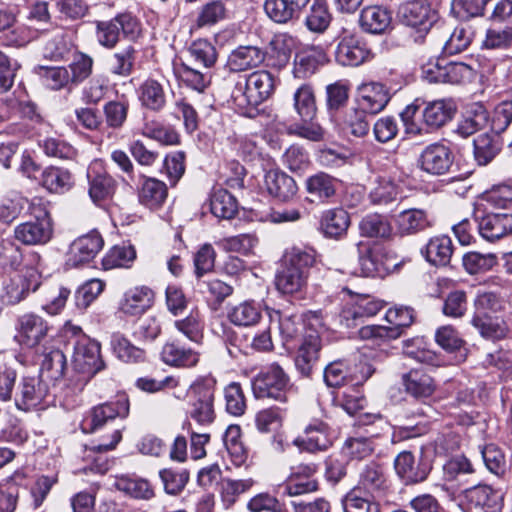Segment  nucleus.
<instances>
[{"label": "nucleus", "mask_w": 512, "mask_h": 512, "mask_svg": "<svg viewBox=\"0 0 512 512\" xmlns=\"http://www.w3.org/2000/svg\"><path fill=\"white\" fill-rule=\"evenodd\" d=\"M396 223L401 234L411 235L432 227L433 221L427 212L422 209L412 208L400 212Z\"/></svg>", "instance_id": "4c0bfd02"}, {"label": "nucleus", "mask_w": 512, "mask_h": 512, "mask_svg": "<svg viewBox=\"0 0 512 512\" xmlns=\"http://www.w3.org/2000/svg\"><path fill=\"white\" fill-rule=\"evenodd\" d=\"M391 23V13L382 6H367L360 13V27L370 34L385 33L390 28Z\"/></svg>", "instance_id": "f704fd0d"}, {"label": "nucleus", "mask_w": 512, "mask_h": 512, "mask_svg": "<svg viewBox=\"0 0 512 512\" xmlns=\"http://www.w3.org/2000/svg\"><path fill=\"white\" fill-rule=\"evenodd\" d=\"M48 385L41 375H23L17 385L14 403L18 410L31 411L40 406L48 396Z\"/></svg>", "instance_id": "1a4fd4ad"}, {"label": "nucleus", "mask_w": 512, "mask_h": 512, "mask_svg": "<svg viewBox=\"0 0 512 512\" xmlns=\"http://www.w3.org/2000/svg\"><path fill=\"white\" fill-rule=\"evenodd\" d=\"M405 392L415 399H426L435 391L432 377L421 369H412L402 375Z\"/></svg>", "instance_id": "c756f323"}, {"label": "nucleus", "mask_w": 512, "mask_h": 512, "mask_svg": "<svg viewBox=\"0 0 512 512\" xmlns=\"http://www.w3.org/2000/svg\"><path fill=\"white\" fill-rule=\"evenodd\" d=\"M330 21L331 15L326 3L322 0H314L306 16L307 28L312 32L321 33L328 28Z\"/></svg>", "instance_id": "338daca9"}, {"label": "nucleus", "mask_w": 512, "mask_h": 512, "mask_svg": "<svg viewBox=\"0 0 512 512\" xmlns=\"http://www.w3.org/2000/svg\"><path fill=\"white\" fill-rule=\"evenodd\" d=\"M422 74L430 83L460 84L472 77L473 70L462 62H448L446 59H437L424 64Z\"/></svg>", "instance_id": "6e6552de"}, {"label": "nucleus", "mask_w": 512, "mask_h": 512, "mask_svg": "<svg viewBox=\"0 0 512 512\" xmlns=\"http://www.w3.org/2000/svg\"><path fill=\"white\" fill-rule=\"evenodd\" d=\"M210 209L214 216L231 219L238 211L236 198L226 189H216L210 199Z\"/></svg>", "instance_id": "09e8293b"}, {"label": "nucleus", "mask_w": 512, "mask_h": 512, "mask_svg": "<svg viewBox=\"0 0 512 512\" xmlns=\"http://www.w3.org/2000/svg\"><path fill=\"white\" fill-rule=\"evenodd\" d=\"M480 236L489 242H495L512 233V212H487L478 220Z\"/></svg>", "instance_id": "a211bd4d"}, {"label": "nucleus", "mask_w": 512, "mask_h": 512, "mask_svg": "<svg viewBox=\"0 0 512 512\" xmlns=\"http://www.w3.org/2000/svg\"><path fill=\"white\" fill-rule=\"evenodd\" d=\"M154 300L152 289L147 286H136L127 290L120 301L119 309L126 315L143 314Z\"/></svg>", "instance_id": "cd10ccee"}, {"label": "nucleus", "mask_w": 512, "mask_h": 512, "mask_svg": "<svg viewBox=\"0 0 512 512\" xmlns=\"http://www.w3.org/2000/svg\"><path fill=\"white\" fill-rule=\"evenodd\" d=\"M111 348L120 360L135 363L144 359V350L133 345L124 335L114 333L111 336Z\"/></svg>", "instance_id": "6e6d98bb"}, {"label": "nucleus", "mask_w": 512, "mask_h": 512, "mask_svg": "<svg viewBox=\"0 0 512 512\" xmlns=\"http://www.w3.org/2000/svg\"><path fill=\"white\" fill-rule=\"evenodd\" d=\"M490 115L486 108L479 103L469 106L462 119L458 121L456 133L467 138L484 129L489 124Z\"/></svg>", "instance_id": "72a5a7b5"}, {"label": "nucleus", "mask_w": 512, "mask_h": 512, "mask_svg": "<svg viewBox=\"0 0 512 512\" xmlns=\"http://www.w3.org/2000/svg\"><path fill=\"white\" fill-rule=\"evenodd\" d=\"M453 161L454 156L449 147L433 143L422 151L419 163L423 171L432 175H443L450 170Z\"/></svg>", "instance_id": "6ab92c4d"}, {"label": "nucleus", "mask_w": 512, "mask_h": 512, "mask_svg": "<svg viewBox=\"0 0 512 512\" xmlns=\"http://www.w3.org/2000/svg\"><path fill=\"white\" fill-rule=\"evenodd\" d=\"M371 52L366 43L354 34L344 32L335 50V59L342 66H359Z\"/></svg>", "instance_id": "2eb2a0df"}, {"label": "nucleus", "mask_w": 512, "mask_h": 512, "mask_svg": "<svg viewBox=\"0 0 512 512\" xmlns=\"http://www.w3.org/2000/svg\"><path fill=\"white\" fill-rule=\"evenodd\" d=\"M350 224V215L343 208L328 209L320 219V229L324 236L337 240L347 234Z\"/></svg>", "instance_id": "7c9ffc66"}, {"label": "nucleus", "mask_w": 512, "mask_h": 512, "mask_svg": "<svg viewBox=\"0 0 512 512\" xmlns=\"http://www.w3.org/2000/svg\"><path fill=\"white\" fill-rule=\"evenodd\" d=\"M228 17V9L222 0H212L204 4L196 18L198 28L213 26Z\"/></svg>", "instance_id": "864d4df0"}, {"label": "nucleus", "mask_w": 512, "mask_h": 512, "mask_svg": "<svg viewBox=\"0 0 512 512\" xmlns=\"http://www.w3.org/2000/svg\"><path fill=\"white\" fill-rule=\"evenodd\" d=\"M512 46V26L492 25L487 30L483 47L486 49H508Z\"/></svg>", "instance_id": "774afa93"}, {"label": "nucleus", "mask_w": 512, "mask_h": 512, "mask_svg": "<svg viewBox=\"0 0 512 512\" xmlns=\"http://www.w3.org/2000/svg\"><path fill=\"white\" fill-rule=\"evenodd\" d=\"M136 258V251L132 246H114L103 257L102 266L105 270L119 267H129Z\"/></svg>", "instance_id": "0e129e2a"}, {"label": "nucleus", "mask_w": 512, "mask_h": 512, "mask_svg": "<svg viewBox=\"0 0 512 512\" xmlns=\"http://www.w3.org/2000/svg\"><path fill=\"white\" fill-rule=\"evenodd\" d=\"M129 414V400L125 395L119 396L115 401L106 402L94 407L82 423L86 433H93L109 420L117 417L125 418Z\"/></svg>", "instance_id": "ddd939ff"}, {"label": "nucleus", "mask_w": 512, "mask_h": 512, "mask_svg": "<svg viewBox=\"0 0 512 512\" xmlns=\"http://www.w3.org/2000/svg\"><path fill=\"white\" fill-rule=\"evenodd\" d=\"M456 107L448 100H435L426 103L422 110L423 124L431 129L436 130L448 123L454 116Z\"/></svg>", "instance_id": "473e14b6"}, {"label": "nucleus", "mask_w": 512, "mask_h": 512, "mask_svg": "<svg viewBox=\"0 0 512 512\" xmlns=\"http://www.w3.org/2000/svg\"><path fill=\"white\" fill-rule=\"evenodd\" d=\"M117 490L137 499H150L153 496V489L149 482L142 478L121 476L115 481Z\"/></svg>", "instance_id": "5fc2aeb1"}, {"label": "nucleus", "mask_w": 512, "mask_h": 512, "mask_svg": "<svg viewBox=\"0 0 512 512\" xmlns=\"http://www.w3.org/2000/svg\"><path fill=\"white\" fill-rule=\"evenodd\" d=\"M87 178L89 183L88 193L96 205L101 206L112 199L117 189V182L104 170L100 163L89 166Z\"/></svg>", "instance_id": "dca6fc26"}, {"label": "nucleus", "mask_w": 512, "mask_h": 512, "mask_svg": "<svg viewBox=\"0 0 512 512\" xmlns=\"http://www.w3.org/2000/svg\"><path fill=\"white\" fill-rule=\"evenodd\" d=\"M103 245L104 240L97 231H91L78 237L70 246L67 264L79 267L90 262L101 251Z\"/></svg>", "instance_id": "f3484780"}, {"label": "nucleus", "mask_w": 512, "mask_h": 512, "mask_svg": "<svg viewBox=\"0 0 512 512\" xmlns=\"http://www.w3.org/2000/svg\"><path fill=\"white\" fill-rule=\"evenodd\" d=\"M67 367L66 356L60 349H50L43 352L40 373L47 378L57 381L63 378Z\"/></svg>", "instance_id": "8fccbe9b"}, {"label": "nucleus", "mask_w": 512, "mask_h": 512, "mask_svg": "<svg viewBox=\"0 0 512 512\" xmlns=\"http://www.w3.org/2000/svg\"><path fill=\"white\" fill-rule=\"evenodd\" d=\"M142 134L163 145H178L180 143V136L173 127L154 121L144 125Z\"/></svg>", "instance_id": "69168bd1"}, {"label": "nucleus", "mask_w": 512, "mask_h": 512, "mask_svg": "<svg viewBox=\"0 0 512 512\" xmlns=\"http://www.w3.org/2000/svg\"><path fill=\"white\" fill-rule=\"evenodd\" d=\"M332 444L330 427L319 419H313L308 423L303 430V435H299L293 440V445L299 450L310 453L326 451Z\"/></svg>", "instance_id": "4468645a"}, {"label": "nucleus", "mask_w": 512, "mask_h": 512, "mask_svg": "<svg viewBox=\"0 0 512 512\" xmlns=\"http://www.w3.org/2000/svg\"><path fill=\"white\" fill-rule=\"evenodd\" d=\"M138 93L141 104L150 110L159 111L165 106L166 94L163 85L154 79L145 80Z\"/></svg>", "instance_id": "de8ad7c7"}, {"label": "nucleus", "mask_w": 512, "mask_h": 512, "mask_svg": "<svg viewBox=\"0 0 512 512\" xmlns=\"http://www.w3.org/2000/svg\"><path fill=\"white\" fill-rule=\"evenodd\" d=\"M255 481L252 478L241 479V480H233V479H223L221 481V499L226 508L231 507L237 500V498L249 491Z\"/></svg>", "instance_id": "e2e57ef3"}, {"label": "nucleus", "mask_w": 512, "mask_h": 512, "mask_svg": "<svg viewBox=\"0 0 512 512\" xmlns=\"http://www.w3.org/2000/svg\"><path fill=\"white\" fill-rule=\"evenodd\" d=\"M38 75L43 85L51 90H60L71 84L69 69L65 66H41Z\"/></svg>", "instance_id": "680f3d73"}, {"label": "nucleus", "mask_w": 512, "mask_h": 512, "mask_svg": "<svg viewBox=\"0 0 512 512\" xmlns=\"http://www.w3.org/2000/svg\"><path fill=\"white\" fill-rule=\"evenodd\" d=\"M294 108L302 121H312L316 115L315 95L308 84L301 85L294 93Z\"/></svg>", "instance_id": "603ef678"}, {"label": "nucleus", "mask_w": 512, "mask_h": 512, "mask_svg": "<svg viewBox=\"0 0 512 512\" xmlns=\"http://www.w3.org/2000/svg\"><path fill=\"white\" fill-rule=\"evenodd\" d=\"M359 265L361 273L366 277H375L386 271L382 260L383 255L377 248L359 245Z\"/></svg>", "instance_id": "3c124183"}, {"label": "nucleus", "mask_w": 512, "mask_h": 512, "mask_svg": "<svg viewBox=\"0 0 512 512\" xmlns=\"http://www.w3.org/2000/svg\"><path fill=\"white\" fill-rule=\"evenodd\" d=\"M264 184L269 195L282 202L292 200L298 191L295 180L277 169L266 172Z\"/></svg>", "instance_id": "bb28decb"}, {"label": "nucleus", "mask_w": 512, "mask_h": 512, "mask_svg": "<svg viewBox=\"0 0 512 512\" xmlns=\"http://www.w3.org/2000/svg\"><path fill=\"white\" fill-rule=\"evenodd\" d=\"M307 275L299 268H293L283 262L275 279L277 289L284 294L300 292L307 283Z\"/></svg>", "instance_id": "ea45409f"}, {"label": "nucleus", "mask_w": 512, "mask_h": 512, "mask_svg": "<svg viewBox=\"0 0 512 512\" xmlns=\"http://www.w3.org/2000/svg\"><path fill=\"white\" fill-rule=\"evenodd\" d=\"M265 58V51L257 46H239L229 54L226 66L231 72H243L259 67Z\"/></svg>", "instance_id": "b1692460"}, {"label": "nucleus", "mask_w": 512, "mask_h": 512, "mask_svg": "<svg viewBox=\"0 0 512 512\" xmlns=\"http://www.w3.org/2000/svg\"><path fill=\"white\" fill-rule=\"evenodd\" d=\"M251 386L255 398L284 403L292 384L285 370L278 363H272L252 379Z\"/></svg>", "instance_id": "39448f33"}, {"label": "nucleus", "mask_w": 512, "mask_h": 512, "mask_svg": "<svg viewBox=\"0 0 512 512\" xmlns=\"http://www.w3.org/2000/svg\"><path fill=\"white\" fill-rule=\"evenodd\" d=\"M284 421V411L276 406L258 411L255 415V425L261 433H274L281 430Z\"/></svg>", "instance_id": "4d7b16f0"}, {"label": "nucleus", "mask_w": 512, "mask_h": 512, "mask_svg": "<svg viewBox=\"0 0 512 512\" xmlns=\"http://www.w3.org/2000/svg\"><path fill=\"white\" fill-rule=\"evenodd\" d=\"M362 236L370 238H387L392 228L386 217L379 214L366 215L359 224Z\"/></svg>", "instance_id": "bf43d9fd"}, {"label": "nucleus", "mask_w": 512, "mask_h": 512, "mask_svg": "<svg viewBox=\"0 0 512 512\" xmlns=\"http://www.w3.org/2000/svg\"><path fill=\"white\" fill-rule=\"evenodd\" d=\"M338 180L324 172H319L307 178L306 191L313 197L312 201L326 202L337 190Z\"/></svg>", "instance_id": "58836bf2"}, {"label": "nucleus", "mask_w": 512, "mask_h": 512, "mask_svg": "<svg viewBox=\"0 0 512 512\" xmlns=\"http://www.w3.org/2000/svg\"><path fill=\"white\" fill-rule=\"evenodd\" d=\"M320 349L321 339L318 332L314 329H309L303 335L302 343L295 357L296 369L302 376H310L319 359Z\"/></svg>", "instance_id": "aec40b11"}, {"label": "nucleus", "mask_w": 512, "mask_h": 512, "mask_svg": "<svg viewBox=\"0 0 512 512\" xmlns=\"http://www.w3.org/2000/svg\"><path fill=\"white\" fill-rule=\"evenodd\" d=\"M274 88L273 75L269 71L258 70L236 82L231 98L240 114L252 118L256 115L257 106L272 95Z\"/></svg>", "instance_id": "f03ea898"}, {"label": "nucleus", "mask_w": 512, "mask_h": 512, "mask_svg": "<svg viewBox=\"0 0 512 512\" xmlns=\"http://www.w3.org/2000/svg\"><path fill=\"white\" fill-rule=\"evenodd\" d=\"M48 331V322L43 317L26 313L17 318L13 339L20 346L34 348L45 339Z\"/></svg>", "instance_id": "9b49d317"}, {"label": "nucleus", "mask_w": 512, "mask_h": 512, "mask_svg": "<svg viewBox=\"0 0 512 512\" xmlns=\"http://www.w3.org/2000/svg\"><path fill=\"white\" fill-rule=\"evenodd\" d=\"M28 199L16 190H8L0 197V222L10 225L19 218Z\"/></svg>", "instance_id": "79ce46f5"}, {"label": "nucleus", "mask_w": 512, "mask_h": 512, "mask_svg": "<svg viewBox=\"0 0 512 512\" xmlns=\"http://www.w3.org/2000/svg\"><path fill=\"white\" fill-rule=\"evenodd\" d=\"M71 332L75 337L72 361L74 369L90 379L105 366L100 355V344L83 334L80 327L72 326Z\"/></svg>", "instance_id": "0eeeda50"}, {"label": "nucleus", "mask_w": 512, "mask_h": 512, "mask_svg": "<svg viewBox=\"0 0 512 512\" xmlns=\"http://www.w3.org/2000/svg\"><path fill=\"white\" fill-rule=\"evenodd\" d=\"M95 35L100 46L114 49L120 41V36L135 41L141 35L139 19L129 12L117 14L109 20L95 22Z\"/></svg>", "instance_id": "20e7f679"}, {"label": "nucleus", "mask_w": 512, "mask_h": 512, "mask_svg": "<svg viewBox=\"0 0 512 512\" xmlns=\"http://www.w3.org/2000/svg\"><path fill=\"white\" fill-rule=\"evenodd\" d=\"M227 318L236 326H252L260 320L261 309L254 301H244L229 307Z\"/></svg>", "instance_id": "a18cd8bd"}, {"label": "nucleus", "mask_w": 512, "mask_h": 512, "mask_svg": "<svg viewBox=\"0 0 512 512\" xmlns=\"http://www.w3.org/2000/svg\"><path fill=\"white\" fill-rule=\"evenodd\" d=\"M397 475L405 485H413L425 481L430 473L427 463L416 461L410 451H402L394 461Z\"/></svg>", "instance_id": "412c9836"}, {"label": "nucleus", "mask_w": 512, "mask_h": 512, "mask_svg": "<svg viewBox=\"0 0 512 512\" xmlns=\"http://www.w3.org/2000/svg\"><path fill=\"white\" fill-rule=\"evenodd\" d=\"M41 184L49 192L61 194L72 188L74 180L68 170L51 166L42 172Z\"/></svg>", "instance_id": "49530a36"}, {"label": "nucleus", "mask_w": 512, "mask_h": 512, "mask_svg": "<svg viewBox=\"0 0 512 512\" xmlns=\"http://www.w3.org/2000/svg\"><path fill=\"white\" fill-rule=\"evenodd\" d=\"M368 112L362 108L348 109L342 119V127L356 137H363L370 130V122L367 118Z\"/></svg>", "instance_id": "13d9d810"}, {"label": "nucleus", "mask_w": 512, "mask_h": 512, "mask_svg": "<svg viewBox=\"0 0 512 512\" xmlns=\"http://www.w3.org/2000/svg\"><path fill=\"white\" fill-rule=\"evenodd\" d=\"M168 196V189L163 181L151 177H142L138 190L139 202L145 207L155 210L160 208Z\"/></svg>", "instance_id": "c9c22d12"}, {"label": "nucleus", "mask_w": 512, "mask_h": 512, "mask_svg": "<svg viewBox=\"0 0 512 512\" xmlns=\"http://www.w3.org/2000/svg\"><path fill=\"white\" fill-rule=\"evenodd\" d=\"M421 254L427 262L434 266H446L453 254V244L450 237L435 236L421 249Z\"/></svg>", "instance_id": "e433bc0d"}, {"label": "nucleus", "mask_w": 512, "mask_h": 512, "mask_svg": "<svg viewBox=\"0 0 512 512\" xmlns=\"http://www.w3.org/2000/svg\"><path fill=\"white\" fill-rule=\"evenodd\" d=\"M385 320L390 326L367 325L358 330L362 340L390 341L402 336L404 329L410 327L415 320V313L411 307L395 306L385 314Z\"/></svg>", "instance_id": "423d86ee"}, {"label": "nucleus", "mask_w": 512, "mask_h": 512, "mask_svg": "<svg viewBox=\"0 0 512 512\" xmlns=\"http://www.w3.org/2000/svg\"><path fill=\"white\" fill-rule=\"evenodd\" d=\"M216 383L213 376L207 375L196 379L187 390L188 414L201 426L210 425L215 420Z\"/></svg>", "instance_id": "7ed1b4c3"}, {"label": "nucleus", "mask_w": 512, "mask_h": 512, "mask_svg": "<svg viewBox=\"0 0 512 512\" xmlns=\"http://www.w3.org/2000/svg\"><path fill=\"white\" fill-rule=\"evenodd\" d=\"M269 318L271 322L276 321L278 323L284 345L296 340L303 333L306 334V331L310 329L306 328L302 315L298 313L273 310L269 312Z\"/></svg>", "instance_id": "393cba45"}, {"label": "nucleus", "mask_w": 512, "mask_h": 512, "mask_svg": "<svg viewBox=\"0 0 512 512\" xmlns=\"http://www.w3.org/2000/svg\"><path fill=\"white\" fill-rule=\"evenodd\" d=\"M500 150L501 143L498 138L488 132L478 135L473 141L474 159L478 165L489 164Z\"/></svg>", "instance_id": "c03bdc74"}, {"label": "nucleus", "mask_w": 512, "mask_h": 512, "mask_svg": "<svg viewBox=\"0 0 512 512\" xmlns=\"http://www.w3.org/2000/svg\"><path fill=\"white\" fill-rule=\"evenodd\" d=\"M503 309L504 302L497 293L491 291L478 292L474 299L473 317L499 314Z\"/></svg>", "instance_id": "052dcab7"}, {"label": "nucleus", "mask_w": 512, "mask_h": 512, "mask_svg": "<svg viewBox=\"0 0 512 512\" xmlns=\"http://www.w3.org/2000/svg\"><path fill=\"white\" fill-rule=\"evenodd\" d=\"M465 499L483 512H500L503 507L502 495L486 484H476L463 491Z\"/></svg>", "instance_id": "a878e982"}, {"label": "nucleus", "mask_w": 512, "mask_h": 512, "mask_svg": "<svg viewBox=\"0 0 512 512\" xmlns=\"http://www.w3.org/2000/svg\"><path fill=\"white\" fill-rule=\"evenodd\" d=\"M383 307L384 302L371 295H357L340 312V324L345 328H355L362 324L366 318L375 316Z\"/></svg>", "instance_id": "9d476101"}, {"label": "nucleus", "mask_w": 512, "mask_h": 512, "mask_svg": "<svg viewBox=\"0 0 512 512\" xmlns=\"http://www.w3.org/2000/svg\"><path fill=\"white\" fill-rule=\"evenodd\" d=\"M188 54L196 64L201 65V69L182 62L175 67V73L186 86L204 92L211 84V68L217 62V50L208 40L197 39L189 46Z\"/></svg>", "instance_id": "f257e3e1"}, {"label": "nucleus", "mask_w": 512, "mask_h": 512, "mask_svg": "<svg viewBox=\"0 0 512 512\" xmlns=\"http://www.w3.org/2000/svg\"><path fill=\"white\" fill-rule=\"evenodd\" d=\"M53 229L52 223L28 221L17 225L14 237L25 245H43L50 241Z\"/></svg>", "instance_id": "c85d7f7f"}, {"label": "nucleus", "mask_w": 512, "mask_h": 512, "mask_svg": "<svg viewBox=\"0 0 512 512\" xmlns=\"http://www.w3.org/2000/svg\"><path fill=\"white\" fill-rule=\"evenodd\" d=\"M161 358L169 366L191 368L199 362V353L191 347L171 341L163 346Z\"/></svg>", "instance_id": "2f4dec72"}, {"label": "nucleus", "mask_w": 512, "mask_h": 512, "mask_svg": "<svg viewBox=\"0 0 512 512\" xmlns=\"http://www.w3.org/2000/svg\"><path fill=\"white\" fill-rule=\"evenodd\" d=\"M310 0H265L266 15L275 23L286 24L298 19Z\"/></svg>", "instance_id": "5701e85b"}, {"label": "nucleus", "mask_w": 512, "mask_h": 512, "mask_svg": "<svg viewBox=\"0 0 512 512\" xmlns=\"http://www.w3.org/2000/svg\"><path fill=\"white\" fill-rule=\"evenodd\" d=\"M471 324L482 337L490 340L503 339L509 332L508 324L499 314L472 317Z\"/></svg>", "instance_id": "a19ab883"}, {"label": "nucleus", "mask_w": 512, "mask_h": 512, "mask_svg": "<svg viewBox=\"0 0 512 512\" xmlns=\"http://www.w3.org/2000/svg\"><path fill=\"white\" fill-rule=\"evenodd\" d=\"M399 21L421 31L429 30L437 21V13L428 0H407L397 11Z\"/></svg>", "instance_id": "f8f14e48"}, {"label": "nucleus", "mask_w": 512, "mask_h": 512, "mask_svg": "<svg viewBox=\"0 0 512 512\" xmlns=\"http://www.w3.org/2000/svg\"><path fill=\"white\" fill-rule=\"evenodd\" d=\"M138 51L133 45L118 49L109 59V71L118 77H128L132 74Z\"/></svg>", "instance_id": "37998d69"}, {"label": "nucleus", "mask_w": 512, "mask_h": 512, "mask_svg": "<svg viewBox=\"0 0 512 512\" xmlns=\"http://www.w3.org/2000/svg\"><path fill=\"white\" fill-rule=\"evenodd\" d=\"M389 100L390 93L381 83H364L358 88V106L370 115L381 112Z\"/></svg>", "instance_id": "4be33fe9"}]
</instances>
